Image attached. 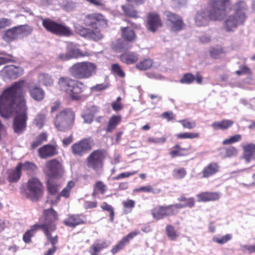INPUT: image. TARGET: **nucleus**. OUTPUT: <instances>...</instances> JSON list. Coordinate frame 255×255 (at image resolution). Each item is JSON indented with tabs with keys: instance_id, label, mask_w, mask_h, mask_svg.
Here are the masks:
<instances>
[{
	"instance_id": "49",
	"label": "nucleus",
	"mask_w": 255,
	"mask_h": 255,
	"mask_svg": "<svg viewBox=\"0 0 255 255\" xmlns=\"http://www.w3.org/2000/svg\"><path fill=\"white\" fill-rule=\"evenodd\" d=\"M101 209L103 211L109 212L110 220L111 222H113L115 217V211L114 208L107 202H103L101 206Z\"/></svg>"
},
{
	"instance_id": "53",
	"label": "nucleus",
	"mask_w": 255,
	"mask_h": 255,
	"mask_svg": "<svg viewBox=\"0 0 255 255\" xmlns=\"http://www.w3.org/2000/svg\"><path fill=\"white\" fill-rule=\"evenodd\" d=\"M135 192H151L154 194L159 193L161 191L160 189H154L151 186H145L141 187L139 188L135 189L134 190Z\"/></svg>"
},
{
	"instance_id": "4",
	"label": "nucleus",
	"mask_w": 255,
	"mask_h": 255,
	"mask_svg": "<svg viewBox=\"0 0 255 255\" xmlns=\"http://www.w3.org/2000/svg\"><path fill=\"white\" fill-rule=\"evenodd\" d=\"M59 215L52 207L44 209L39 219L41 224H35L30 227L23 236V240L25 243H30L31 238L34 236L35 232L39 229L42 230L44 235L48 230H52V224L54 221H58Z\"/></svg>"
},
{
	"instance_id": "45",
	"label": "nucleus",
	"mask_w": 255,
	"mask_h": 255,
	"mask_svg": "<svg viewBox=\"0 0 255 255\" xmlns=\"http://www.w3.org/2000/svg\"><path fill=\"white\" fill-rule=\"evenodd\" d=\"M107 245L106 243H94L91 247L89 250V253L91 255H98V253L101 252L103 249L106 248Z\"/></svg>"
},
{
	"instance_id": "42",
	"label": "nucleus",
	"mask_w": 255,
	"mask_h": 255,
	"mask_svg": "<svg viewBox=\"0 0 255 255\" xmlns=\"http://www.w3.org/2000/svg\"><path fill=\"white\" fill-rule=\"evenodd\" d=\"M47 140V135L45 133L42 132L38 134L35 140L31 142L30 149H34L38 146L40 145L44 141Z\"/></svg>"
},
{
	"instance_id": "48",
	"label": "nucleus",
	"mask_w": 255,
	"mask_h": 255,
	"mask_svg": "<svg viewBox=\"0 0 255 255\" xmlns=\"http://www.w3.org/2000/svg\"><path fill=\"white\" fill-rule=\"evenodd\" d=\"M111 71L113 74L116 75L120 78H124L125 77V73L124 70L118 63H114L111 65Z\"/></svg>"
},
{
	"instance_id": "50",
	"label": "nucleus",
	"mask_w": 255,
	"mask_h": 255,
	"mask_svg": "<svg viewBox=\"0 0 255 255\" xmlns=\"http://www.w3.org/2000/svg\"><path fill=\"white\" fill-rule=\"evenodd\" d=\"M226 52L223 47L216 48L212 47L209 50L210 56L214 59H219L221 54L225 53Z\"/></svg>"
},
{
	"instance_id": "17",
	"label": "nucleus",
	"mask_w": 255,
	"mask_h": 255,
	"mask_svg": "<svg viewBox=\"0 0 255 255\" xmlns=\"http://www.w3.org/2000/svg\"><path fill=\"white\" fill-rule=\"evenodd\" d=\"M85 223L86 217L82 214H69L63 221L66 226L73 228Z\"/></svg>"
},
{
	"instance_id": "6",
	"label": "nucleus",
	"mask_w": 255,
	"mask_h": 255,
	"mask_svg": "<svg viewBox=\"0 0 255 255\" xmlns=\"http://www.w3.org/2000/svg\"><path fill=\"white\" fill-rule=\"evenodd\" d=\"M44 193V186L37 177L29 178L25 185L20 188V193L26 198L32 202H37L42 198Z\"/></svg>"
},
{
	"instance_id": "64",
	"label": "nucleus",
	"mask_w": 255,
	"mask_h": 255,
	"mask_svg": "<svg viewBox=\"0 0 255 255\" xmlns=\"http://www.w3.org/2000/svg\"><path fill=\"white\" fill-rule=\"evenodd\" d=\"M113 49L116 51H118L123 48V43L121 39H118L112 44Z\"/></svg>"
},
{
	"instance_id": "55",
	"label": "nucleus",
	"mask_w": 255,
	"mask_h": 255,
	"mask_svg": "<svg viewBox=\"0 0 255 255\" xmlns=\"http://www.w3.org/2000/svg\"><path fill=\"white\" fill-rule=\"evenodd\" d=\"M186 174L187 171L184 168H180L174 169L172 175L175 178L181 179L183 178Z\"/></svg>"
},
{
	"instance_id": "2",
	"label": "nucleus",
	"mask_w": 255,
	"mask_h": 255,
	"mask_svg": "<svg viewBox=\"0 0 255 255\" xmlns=\"http://www.w3.org/2000/svg\"><path fill=\"white\" fill-rule=\"evenodd\" d=\"M97 65L89 61H83L74 64L69 69L70 75L75 79L69 77H61L58 85L61 91L68 95L74 101H79L86 89L85 84L79 80L89 79L96 75Z\"/></svg>"
},
{
	"instance_id": "23",
	"label": "nucleus",
	"mask_w": 255,
	"mask_h": 255,
	"mask_svg": "<svg viewBox=\"0 0 255 255\" xmlns=\"http://www.w3.org/2000/svg\"><path fill=\"white\" fill-rule=\"evenodd\" d=\"M243 150V158L246 163L255 160V144L250 143L242 146Z\"/></svg>"
},
{
	"instance_id": "39",
	"label": "nucleus",
	"mask_w": 255,
	"mask_h": 255,
	"mask_svg": "<svg viewBox=\"0 0 255 255\" xmlns=\"http://www.w3.org/2000/svg\"><path fill=\"white\" fill-rule=\"evenodd\" d=\"M38 81L46 87H51L54 83L52 76L47 73L40 74L38 76Z\"/></svg>"
},
{
	"instance_id": "18",
	"label": "nucleus",
	"mask_w": 255,
	"mask_h": 255,
	"mask_svg": "<svg viewBox=\"0 0 255 255\" xmlns=\"http://www.w3.org/2000/svg\"><path fill=\"white\" fill-rule=\"evenodd\" d=\"M58 221H54L51 226L52 228V230H48L45 234V236L47 241L52 245V248L49 249L46 252H45L44 254V255H53L57 251V247L56 246V245L57 244L58 241V236L57 235L55 236L54 237H52L51 233L52 232L55 231L57 229V223Z\"/></svg>"
},
{
	"instance_id": "61",
	"label": "nucleus",
	"mask_w": 255,
	"mask_h": 255,
	"mask_svg": "<svg viewBox=\"0 0 255 255\" xmlns=\"http://www.w3.org/2000/svg\"><path fill=\"white\" fill-rule=\"evenodd\" d=\"M83 206L86 210L96 208L98 207V202L97 201H85Z\"/></svg>"
},
{
	"instance_id": "31",
	"label": "nucleus",
	"mask_w": 255,
	"mask_h": 255,
	"mask_svg": "<svg viewBox=\"0 0 255 255\" xmlns=\"http://www.w3.org/2000/svg\"><path fill=\"white\" fill-rule=\"evenodd\" d=\"M22 163H19L14 169L10 170L7 176V180L10 183L17 182L21 176Z\"/></svg>"
},
{
	"instance_id": "1",
	"label": "nucleus",
	"mask_w": 255,
	"mask_h": 255,
	"mask_svg": "<svg viewBox=\"0 0 255 255\" xmlns=\"http://www.w3.org/2000/svg\"><path fill=\"white\" fill-rule=\"evenodd\" d=\"M24 85V80L15 82L0 95V116L8 119L16 113L13 120L12 128L17 134L23 133L27 127V107Z\"/></svg>"
},
{
	"instance_id": "27",
	"label": "nucleus",
	"mask_w": 255,
	"mask_h": 255,
	"mask_svg": "<svg viewBox=\"0 0 255 255\" xmlns=\"http://www.w3.org/2000/svg\"><path fill=\"white\" fill-rule=\"evenodd\" d=\"M28 90L31 97L35 101L39 102L44 99L45 92L39 86H30L28 87Z\"/></svg>"
},
{
	"instance_id": "19",
	"label": "nucleus",
	"mask_w": 255,
	"mask_h": 255,
	"mask_svg": "<svg viewBox=\"0 0 255 255\" xmlns=\"http://www.w3.org/2000/svg\"><path fill=\"white\" fill-rule=\"evenodd\" d=\"M1 72L7 78L15 79L23 74V69L20 67L10 65L4 67Z\"/></svg>"
},
{
	"instance_id": "40",
	"label": "nucleus",
	"mask_w": 255,
	"mask_h": 255,
	"mask_svg": "<svg viewBox=\"0 0 255 255\" xmlns=\"http://www.w3.org/2000/svg\"><path fill=\"white\" fill-rule=\"evenodd\" d=\"M44 113H40L38 114L34 120V124L39 129L42 128L44 125V122L46 120V113L47 112V108H45L44 109Z\"/></svg>"
},
{
	"instance_id": "25",
	"label": "nucleus",
	"mask_w": 255,
	"mask_h": 255,
	"mask_svg": "<svg viewBox=\"0 0 255 255\" xmlns=\"http://www.w3.org/2000/svg\"><path fill=\"white\" fill-rule=\"evenodd\" d=\"M119 58L121 62L127 65H132L137 62L139 55L135 52L127 51L121 54Z\"/></svg>"
},
{
	"instance_id": "60",
	"label": "nucleus",
	"mask_w": 255,
	"mask_h": 255,
	"mask_svg": "<svg viewBox=\"0 0 255 255\" xmlns=\"http://www.w3.org/2000/svg\"><path fill=\"white\" fill-rule=\"evenodd\" d=\"M108 88V86L104 83L96 84L91 88L92 92H98L103 91Z\"/></svg>"
},
{
	"instance_id": "22",
	"label": "nucleus",
	"mask_w": 255,
	"mask_h": 255,
	"mask_svg": "<svg viewBox=\"0 0 255 255\" xmlns=\"http://www.w3.org/2000/svg\"><path fill=\"white\" fill-rule=\"evenodd\" d=\"M38 153L41 158L46 159L57 155L58 152L56 145L47 144L39 148Z\"/></svg>"
},
{
	"instance_id": "62",
	"label": "nucleus",
	"mask_w": 255,
	"mask_h": 255,
	"mask_svg": "<svg viewBox=\"0 0 255 255\" xmlns=\"http://www.w3.org/2000/svg\"><path fill=\"white\" fill-rule=\"evenodd\" d=\"M166 137L162 136L160 138H155L153 137H149L147 139V141L149 143H164L166 141Z\"/></svg>"
},
{
	"instance_id": "9",
	"label": "nucleus",
	"mask_w": 255,
	"mask_h": 255,
	"mask_svg": "<svg viewBox=\"0 0 255 255\" xmlns=\"http://www.w3.org/2000/svg\"><path fill=\"white\" fill-rule=\"evenodd\" d=\"M40 19L42 20L43 27L49 32L59 36H69L72 34L70 27L63 23H59L50 18H44L41 16Z\"/></svg>"
},
{
	"instance_id": "24",
	"label": "nucleus",
	"mask_w": 255,
	"mask_h": 255,
	"mask_svg": "<svg viewBox=\"0 0 255 255\" xmlns=\"http://www.w3.org/2000/svg\"><path fill=\"white\" fill-rule=\"evenodd\" d=\"M220 166L217 162H212L205 166L200 173L202 178H209L219 171Z\"/></svg>"
},
{
	"instance_id": "57",
	"label": "nucleus",
	"mask_w": 255,
	"mask_h": 255,
	"mask_svg": "<svg viewBox=\"0 0 255 255\" xmlns=\"http://www.w3.org/2000/svg\"><path fill=\"white\" fill-rule=\"evenodd\" d=\"M232 238V235L231 234H227L222 238H214V241L219 244H224L227 243L228 241L231 240Z\"/></svg>"
},
{
	"instance_id": "14",
	"label": "nucleus",
	"mask_w": 255,
	"mask_h": 255,
	"mask_svg": "<svg viewBox=\"0 0 255 255\" xmlns=\"http://www.w3.org/2000/svg\"><path fill=\"white\" fill-rule=\"evenodd\" d=\"M164 15L166 17L167 24L171 31H179L183 29L185 23L181 16L169 10L165 11Z\"/></svg>"
},
{
	"instance_id": "54",
	"label": "nucleus",
	"mask_w": 255,
	"mask_h": 255,
	"mask_svg": "<svg viewBox=\"0 0 255 255\" xmlns=\"http://www.w3.org/2000/svg\"><path fill=\"white\" fill-rule=\"evenodd\" d=\"M182 127L185 128L191 129L194 128L196 126V124L195 121H190L188 119H185L178 121Z\"/></svg>"
},
{
	"instance_id": "10",
	"label": "nucleus",
	"mask_w": 255,
	"mask_h": 255,
	"mask_svg": "<svg viewBox=\"0 0 255 255\" xmlns=\"http://www.w3.org/2000/svg\"><path fill=\"white\" fill-rule=\"evenodd\" d=\"M43 171L45 176L49 179L60 178L64 173L62 162L56 158L46 161Z\"/></svg>"
},
{
	"instance_id": "38",
	"label": "nucleus",
	"mask_w": 255,
	"mask_h": 255,
	"mask_svg": "<svg viewBox=\"0 0 255 255\" xmlns=\"http://www.w3.org/2000/svg\"><path fill=\"white\" fill-rule=\"evenodd\" d=\"M153 63V61L151 59H144L137 63L135 67L139 71H146L152 67Z\"/></svg>"
},
{
	"instance_id": "47",
	"label": "nucleus",
	"mask_w": 255,
	"mask_h": 255,
	"mask_svg": "<svg viewBox=\"0 0 255 255\" xmlns=\"http://www.w3.org/2000/svg\"><path fill=\"white\" fill-rule=\"evenodd\" d=\"M176 136L179 139H193L199 137L200 134L198 132H185L178 133L176 135Z\"/></svg>"
},
{
	"instance_id": "8",
	"label": "nucleus",
	"mask_w": 255,
	"mask_h": 255,
	"mask_svg": "<svg viewBox=\"0 0 255 255\" xmlns=\"http://www.w3.org/2000/svg\"><path fill=\"white\" fill-rule=\"evenodd\" d=\"M75 118L74 112L69 109H66L55 116L54 120L55 127L58 130L66 132L72 128Z\"/></svg>"
},
{
	"instance_id": "28",
	"label": "nucleus",
	"mask_w": 255,
	"mask_h": 255,
	"mask_svg": "<svg viewBox=\"0 0 255 255\" xmlns=\"http://www.w3.org/2000/svg\"><path fill=\"white\" fill-rule=\"evenodd\" d=\"M202 80L203 77L199 72H197L195 76L191 73H187L183 74L179 82L181 84H191L196 80L197 83L201 84L202 83Z\"/></svg>"
},
{
	"instance_id": "5",
	"label": "nucleus",
	"mask_w": 255,
	"mask_h": 255,
	"mask_svg": "<svg viewBox=\"0 0 255 255\" xmlns=\"http://www.w3.org/2000/svg\"><path fill=\"white\" fill-rule=\"evenodd\" d=\"M234 13L228 15L223 22V28L228 32H233L239 25H242L246 20V11L248 6L244 1L240 0L233 5Z\"/></svg>"
},
{
	"instance_id": "59",
	"label": "nucleus",
	"mask_w": 255,
	"mask_h": 255,
	"mask_svg": "<svg viewBox=\"0 0 255 255\" xmlns=\"http://www.w3.org/2000/svg\"><path fill=\"white\" fill-rule=\"evenodd\" d=\"M137 173V171H133L131 172H126L124 173H121L116 176L113 177V180H118L121 179L128 178L130 176L133 175Z\"/></svg>"
},
{
	"instance_id": "35",
	"label": "nucleus",
	"mask_w": 255,
	"mask_h": 255,
	"mask_svg": "<svg viewBox=\"0 0 255 255\" xmlns=\"http://www.w3.org/2000/svg\"><path fill=\"white\" fill-rule=\"evenodd\" d=\"M122 117L120 115L113 116L109 120L106 131L107 132H112L121 122Z\"/></svg>"
},
{
	"instance_id": "58",
	"label": "nucleus",
	"mask_w": 255,
	"mask_h": 255,
	"mask_svg": "<svg viewBox=\"0 0 255 255\" xmlns=\"http://www.w3.org/2000/svg\"><path fill=\"white\" fill-rule=\"evenodd\" d=\"M22 168L24 170L33 171L36 169L37 166L34 163L31 162L25 161L23 163H22L21 169Z\"/></svg>"
},
{
	"instance_id": "46",
	"label": "nucleus",
	"mask_w": 255,
	"mask_h": 255,
	"mask_svg": "<svg viewBox=\"0 0 255 255\" xmlns=\"http://www.w3.org/2000/svg\"><path fill=\"white\" fill-rule=\"evenodd\" d=\"M165 232L167 236L171 241H175L178 237L177 232L172 225H167L165 228Z\"/></svg>"
},
{
	"instance_id": "32",
	"label": "nucleus",
	"mask_w": 255,
	"mask_h": 255,
	"mask_svg": "<svg viewBox=\"0 0 255 255\" xmlns=\"http://www.w3.org/2000/svg\"><path fill=\"white\" fill-rule=\"evenodd\" d=\"M232 120L223 119L220 121L213 122L211 127L214 130H225L230 128L234 124Z\"/></svg>"
},
{
	"instance_id": "20",
	"label": "nucleus",
	"mask_w": 255,
	"mask_h": 255,
	"mask_svg": "<svg viewBox=\"0 0 255 255\" xmlns=\"http://www.w3.org/2000/svg\"><path fill=\"white\" fill-rule=\"evenodd\" d=\"M191 144L187 147L183 148L180 143L175 144L170 149L169 154L171 158H174L176 157L187 156L190 154L191 149Z\"/></svg>"
},
{
	"instance_id": "34",
	"label": "nucleus",
	"mask_w": 255,
	"mask_h": 255,
	"mask_svg": "<svg viewBox=\"0 0 255 255\" xmlns=\"http://www.w3.org/2000/svg\"><path fill=\"white\" fill-rule=\"evenodd\" d=\"M108 190V187L103 181H97L93 185V190L92 193L93 197H97L99 194L103 195Z\"/></svg>"
},
{
	"instance_id": "43",
	"label": "nucleus",
	"mask_w": 255,
	"mask_h": 255,
	"mask_svg": "<svg viewBox=\"0 0 255 255\" xmlns=\"http://www.w3.org/2000/svg\"><path fill=\"white\" fill-rule=\"evenodd\" d=\"M48 178L46 182V185L48 193L51 195H56L58 191L59 185Z\"/></svg>"
},
{
	"instance_id": "15",
	"label": "nucleus",
	"mask_w": 255,
	"mask_h": 255,
	"mask_svg": "<svg viewBox=\"0 0 255 255\" xmlns=\"http://www.w3.org/2000/svg\"><path fill=\"white\" fill-rule=\"evenodd\" d=\"M163 26L160 15L157 12H149L146 17V27L149 31L155 32Z\"/></svg>"
},
{
	"instance_id": "36",
	"label": "nucleus",
	"mask_w": 255,
	"mask_h": 255,
	"mask_svg": "<svg viewBox=\"0 0 255 255\" xmlns=\"http://www.w3.org/2000/svg\"><path fill=\"white\" fill-rule=\"evenodd\" d=\"M220 154L224 158L236 157L238 154V149L234 146H229L223 148Z\"/></svg>"
},
{
	"instance_id": "7",
	"label": "nucleus",
	"mask_w": 255,
	"mask_h": 255,
	"mask_svg": "<svg viewBox=\"0 0 255 255\" xmlns=\"http://www.w3.org/2000/svg\"><path fill=\"white\" fill-rule=\"evenodd\" d=\"M108 22L107 19L100 13H93L86 15L84 19L85 25L95 28V30H90L88 38L94 41L101 40L103 37V35L101 31L98 30L97 26L106 27L108 26Z\"/></svg>"
},
{
	"instance_id": "63",
	"label": "nucleus",
	"mask_w": 255,
	"mask_h": 255,
	"mask_svg": "<svg viewBox=\"0 0 255 255\" xmlns=\"http://www.w3.org/2000/svg\"><path fill=\"white\" fill-rule=\"evenodd\" d=\"M11 24V19L7 18H2L0 19V30L4 28L5 27L9 26Z\"/></svg>"
},
{
	"instance_id": "11",
	"label": "nucleus",
	"mask_w": 255,
	"mask_h": 255,
	"mask_svg": "<svg viewBox=\"0 0 255 255\" xmlns=\"http://www.w3.org/2000/svg\"><path fill=\"white\" fill-rule=\"evenodd\" d=\"M105 159V150L98 149L93 151L86 158V164L88 168L95 171L102 170Z\"/></svg>"
},
{
	"instance_id": "44",
	"label": "nucleus",
	"mask_w": 255,
	"mask_h": 255,
	"mask_svg": "<svg viewBox=\"0 0 255 255\" xmlns=\"http://www.w3.org/2000/svg\"><path fill=\"white\" fill-rule=\"evenodd\" d=\"M18 31L19 35L28 36L31 34L33 30V27L28 25H19L16 26Z\"/></svg>"
},
{
	"instance_id": "26",
	"label": "nucleus",
	"mask_w": 255,
	"mask_h": 255,
	"mask_svg": "<svg viewBox=\"0 0 255 255\" xmlns=\"http://www.w3.org/2000/svg\"><path fill=\"white\" fill-rule=\"evenodd\" d=\"M177 200L179 202H186V203L184 204L179 203L172 204V205L175 206L174 209L177 214L178 213L179 210L183 208L188 207L189 208H192L195 205V200L193 197L186 198L184 194L181 195Z\"/></svg>"
},
{
	"instance_id": "3",
	"label": "nucleus",
	"mask_w": 255,
	"mask_h": 255,
	"mask_svg": "<svg viewBox=\"0 0 255 255\" xmlns=\"http://www.w3.org/2000/svg\"><path fill=\"white\" fill-rule=\"evenodd\" d=\"M229 0H209L204 10L198 11L195 17L196 24L199 26L207 25L210 20H222L227 12L226 6Z\"/></svg>"
},
{
	"instance_id": "56",
	"label": "nucleus",
	"mask_w": 255,
	"mask_h": 255,
	"mask_svg": "<svg viewBox=\"0 0 255 255\" xmlns=\"http://www.w3.org/2000/svg\"><path fill=\"white\" fill-rule=\"evenodd\" d=\"M90 30V28L82 26L76 27L75 28V31L78 34L87 38H88Z\"/></svg>"
},
{
	"instance_id": "33",
	"label": "nucleus",
	"mask_w": 255,
	"mask_h": 255,
	"mask_svg": "<svg viewBox=\"0 0 255 255\" xmlns=\"http://www.w3.org/2000/svg\"><path fill=\"white\" fill-rule=\"evenodd\" d=\"M19 33L16 26L7 29L2 36V39L6 42H11L19 37Z\"/></svg>"
},
{
	"instance_id": "52",
	"label": "nucleus",
	"mask_w": 255,
	"mask_h": 255,
	"mask_svg": "<svg viewBox=\"0 0 255 255\" xmlns=\"http://www.w3.org/2000/svg\"><path fill=\"white\" fill-rule=\"evenodd\" d=\"M71 191L69 189L64 188L61 192L57 195L56 198V200H51L50 201V204L53 205L56 204L60 200L61 197H64L66 198H68L70 196V193Z\"/></svg>"
},
{
	"instance_id": "21",
	"label": "nucleus",
	"mask_w": 255,
	"mask_h": 255,
	"mask_svg": "<svg viewBox=\"0 0 255 255\" xmlns=\"http://www.w3.org/2000/svg\"><path fill=\"white\" fill-rule=\"evenodd\" d=\"M139 234V231H133L129 233L124 237L111 250L112 254L115 255L120 251L123 250L127 244H128L132 239Z\"/></svg>"
},
{
	"instance_id": "41",
	"label": "nucleus",
	"mask_w": 255,
	"mask_h": 255,
	"mask_svg": "<svg viewBox=\"0 0 255 255\" xmlns=\"http://www.w3.org/2000/svg\"><path fill=\"white\" fill-rule=\"evenodd\" d=\"M122 204L123 207V212L125 214H128L131 212L135 206V202L129 199L123 201Z\"/></svg>"
},
{
	"instance_id": "37",
	"label": "nucleus",
	"mask_w": 255,
	"mask_h": 255,
	"mask_svg": "<svg viewBox=\"0 0 255 255\" xmlns=\"http://www.w3.org/2000/svg\"><path fill=\"white\" fill-rule=\"evenodd\" d=\"M122 9L124 14L128 17L134 19H136L139 17L138 11L135 9L132 5L128 4L122 5Z\"/></svg>"
},
{
	"instance_id": "51",
	"label": "nucleus",
	"mask_w": 255,
	"mask_h": 255,
	"mask_svg": "<svg viewBox=\"0 0 255 255\" xmlns=\"http://www.w3.org/2000/svg\"><path fill=\"white\" fill-rule=\"evenodd\" d=\"M242 140V135L239 134H235L229 138L225 139L222 141V144L231 145L232 144L240 141Z\"/></svg>"
},
{
	"instance_id": "13",
	"label": "nucleus",
	"mask_w": 255,
	"mask_h": 255,
	"mask_svg": "<svg viewBox=\"0 0 255 255\" xmlns=\"http://www.w3.org/2000/svg\"><path fill=\"white\" fill-rule=\"evenodd\" d=\"M174 207H175V206L172 204L168 205H158L152 209L151 214L154 219L159 220L166 217L176 215L177 213Z\"/></svg>"
},
{
	"instance_id": "30",
	"label": "nucleus",
	"mask_w": 255,
	"mask_h": 255,
	"mask_svg": "<svg viewBox=\"0 0 255 255\" xmlns=\"http://www.w3.org/2000/svg\"><path fill=\"white\" fill-rule=\"evenodd\" d=\"M122 38L127 42H133L136 39L137 36L135 31L130 27H122L121 28Z\"/></svg>"
},
{
	"instance_id": "29",
	"label": "nucleus",
	"mask_w": 255,
	"mask_h": 255,
	"mask_svg": "<svg viewBox=\"0 0 255 255\" xmlns=\"http://www.w3.org/2000/svg\"><path fill=\"white\" fill-rule=\"evenodd\" d=\"M197 198L199 202H207L218 200L220 195L217 192H203L197 194Z\"/></svg>"
},
{
	"instance_id": "16",
	"label": "nucleus",
	"mask_w": 255,
	"mask_h": 255,
	"mask_svg": "<svg viewBox=\"0 0 255 255\" xmlns=\"http://www.w3.org/2000/svg\"><path fill=\"white\" fill-rule=\"evenodd\" d=\"M90 55V54L88 52H82L79 49L76 48L73 45H69L67 47L66 53L59 54L58 57L60 60L65 61L72 58H78Z\"/></svg>"
},
{
	"instance_id": "12",
	"label": "nucleus",
	"mask_w": 255,
	"mask_h": 255,
	"mask_svg": "<svg viewBox=\"0 0 255 255\" xmlns=\"http://www.w3.org/2000/svg\"><path fill=\"white\" fill-rule=\"evenodd\" d=\"M93 142L90 138L81 139L72 145L71 153L75 157H81L92 149Z\"/></svg>"
}]
</instances>
